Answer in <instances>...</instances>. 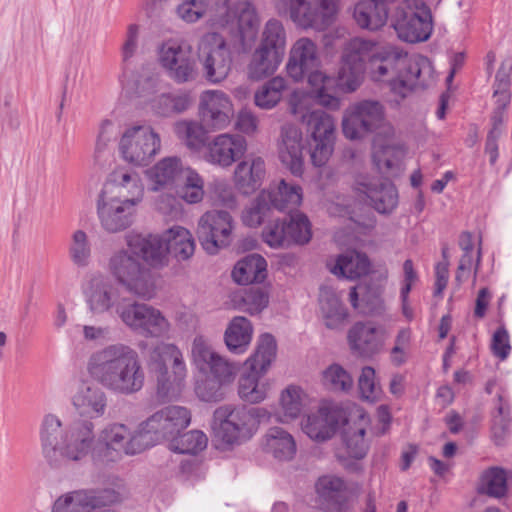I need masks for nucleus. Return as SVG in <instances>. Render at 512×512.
I'll list each match as a JSON object with an SVG mask.
<instances>
[{
    "mask_svg": "<svg viewBox=\"0 0 512 512\" xmlns=\"http://www.w3.org/2000/svg\"><path fill=\"white\" fill-rule=\"evenodd\" d=\"M341 58L364 69L369 62L376 81L391 76V91L399 97L398 104L414 89L430 87L435 79L433 65L427 57L409 56L396 47H379L376 42L359 37L346 43Z\"/></svg>",
    "mask_w": 512,
    "mask_h": 512,
    "instance_id": "1",
    "label": "nucleus"
},
{
    "mask_svg": "<svg viewBox=\"0 0 512 512\" xmlns=\"http://www.w3.org/2000/svg\"><path fill=\"white\" fill-rule=\"evenodd\" d=\"M87 372L102 387L115 394L132 395L145 383V371L138 352L124 343L107 345L93 352Z\"/></svg>",
    "mask_w": 512,
    "mask_h": 512,
    "instance_id": "2",
    "label": "nucleus"
},
{
    "mask_svg": "<svg viewBox=\"0 0 512 512\" xmlns=\"http://www.w3.org/2000/svg\"><path fill=\"white\" fill-rule=\"evenodd\" d=\"M94 430L92 421L73 420L62 427L57 416L48 414L42 421L40 431L43 453L50 462H56L58 457L80 462L88 456L94 461L97 444Z\"/></svg>",
    "mask_w": 512,
    "mask_h": 512,
    "instance_id": "3",
    "label": "nucleus"
},
{
    "mask_svg": "<svg viewBox=\"0 0 512 512\" xmlns=\"http://www.w3.org/2000/svg\"><path fill=\"white\" fill-rule=\"evenodd\" d=\"M319 64L316 44L303 37L292 46L286 70L294 81H301L307 76L310 95L318 105L333 111L339 110L341 99L335 95L336 81L319 71Z\"/></svg>",
    "mask_w": 512,
    "mask_h": 512,
    "instance_id": "4",
    "label": "nucleus"
},
{
    "mask_svg": "<svg viewBox=\"0 0 512 512\" xmlns=\"http://www.w3.org/2000/svg\"><path fill=\"white\" fill-rule=\"evenodd\" d=\"M308 98L304 93L293 92L289 99V112L302 123L306 124L311 135V161L314 166L322 167L333 152L335 139V122L331 115L322 110L310 111L307 107Z\"/></svg>",
    "mask_w": 512,
    "mask_h": 512,
    "instance_id": "5",
    "label": "nucleus"
},
{
    "mask_svg": "<svg viewBox=\"0 0 512 512\" xmlns=\"http://www.w3.org/2000/svg\"><path fill=\"white\" fill-rule=\"evenodd\" d=\"M136 235L127 237V248L115 251L108 260V271L130 293L150 300L155 295V282L150 269L146 268L139 260L141 257L152 266V260L145 257L144 253L130 245Z\"/></svg>",
    "mask_w": 512,
    "mask_h": 512,
    "instance_id": "6",
    "label": "nucleus"
},
{
    "mask_svg": "<svg viewBox=\"0 0 512 512\" xmlns=\"http://www.w3.org/2000/svg\"><path fill=\"white\" fill-rule=\"evenodd\" d=\"M149 368L156 378V393L160 401H170L181 394L187 367L181 350L175 344L161 342L155 345L150 352Z\"/></svg>",
    "mask_w": 512,
    "mask_h": 512,
    "instance_id": "7",
    "label": "nucleus"
},
{
    "mask_svg": "<svg viewBox=\"0 0 512 512\" xmlns=\"http://www.w3.org/2000/svg\"><path fill=\"white\" fill-rule=\"evenodd\" d=\"M151 447L150 438L146 437L139 424L136 430L125 424L111 423L99 433L94 463L108 464L119 461L123 456H134Z\"/></svg>",
    "mask_w": 512,
    "mask_h": 512,
    "instance_id": "8",
    "label": "nucleus"
},
{
    "mask_svg": "<svg viewBox=\"0 0 512 512\" xmlns=\"http://www.w3.org/2000/svg\"><path fill=\"white\" fill-rule=\"evenodd\" d=\"M130 245L152 260V266H162L167 254L181 262L189 260L195 252V240L191 232L182 226H173L162 236L137 235Z\"/></svg>",
    "mask_w": 512,
    "mask_h": 512,
    "instance_id": "9",
    "label": "nucleus"
},
{
    "mask_svg": "<svg viewBox=\"0 0 512 512\" xmlns=\"http://www.w3.org/2000/svg\"><path fill=\"white\" fill-rule=\"evenodd\" d=\"M286 30L278 19H269L247 65L248 77L261 80L273 75L283 61L286 51Z\"/></svg>",
    "mask_w": 512,
    "mask_h": 512,
    "instance_id": "10",
    "label": "nucleus"
},
{
    "mask_svg": "<svg viewBox=\"0 0 512 512\" xmlns=\"http://www.w3.org/2000/svg\"><path fill=\"white\" fill-rule=\"evenodd\" d=\"M342 131L350 140L368 135L391 137L393 127L385 119L384 106L376 100H361L351 104L343 114Z\"/></svg>",
    "mask_w": 512,
    "mask_h": 512,
    "instance_id": "11",
    "label": "nucleus"
},
{
    "mask_svg": "<svg viewBox=\"0 0 512 512\" xmlns=\"http://www.w3.org/2000/svg\"><path fill=\"white\" fill-rule=\"evenodd\" d=\"M276 340L271 334L260 337L255 353L246 361L250 372L239 379V397L249 403H260L267 398L269 383L260 381L276 357Z\"/></svg>",
    "mask_w": 512,
    "mask_h": 512,
    "instance_id": "12",
    "label": "nucleus"
},
{
    "mask_svg": "<svg viewBox=\"0 0 512 512\" xmlns=\"http://www.w3.org/2000/svg\"><path fill=\"white\" fill-rule=\"evenodd\" d=\"M391 26L399 39L409 43L424 42L433 31L432 13L423 0H403L390 15Z\"/></svg>",
    "mask_w": 512,
    "mask_h": 512,
    "instance_id": "13",
    "label": "nucleus"
},
{
    "mask_svg": "<svg viewBox=\"0 0 512 512\" xmlns=\"http://www.w3.org/2000/svg\"><path fill=\"white\" fill-rule=\"evenodd\" d=\"M158 61L167 77L176 84L194 82L199 76L197 56L184 39L163 41L158 47Z\"/></svg>",
    "mask_w": 512,
    "mask_h": 512,
    "instance_id": "14",
    "label": "nucleus"
},
{
    "mask_svg": "<svg viewBox=\"0 0 512 512\" xmlns=\"http://www.w3.org/2000/svg\"><path fill=\"white\" fill-rule=\"evenodd\" d=\"M197 59L205 79L213 84L227 78L232 67V53L225 38L217 32H207L197 43Z\"/></svg>",
    "mask_w": 512,
    "mask_h": 512,
    "instance_id": "15",
    "label": "nucleus"
},
{
    "mask_svg": "<svg viewBox=\"0 0 512 512\" xmlns=\"http://www.w3.org/2000/svg\"><path fill=\"white\" fill-rule=\"evenodd\" d=\"M125 498L126 489L122 485L117 488L74 490L59 496L52 512H89L120 503Z\"/></svg>",
    "mask_w": 512,
    "mask_h": 512,
    "instance_id": "16",
    "label": "nucleus"
},
{
    "mask_svg": "<svg viewBox=\"0 0 512 512\" xmlns=\"http://www.w3.org/2000/svg\"><path fill=\"white\" fill-rule=\"evenodd\" d=\"M212 429L215 437L225 445L241 444L253 436L250 415L245 405L225 404L216 408Z\"/></svg>",
    "mask_w": 512,
    "mask_h": 512,
    "instance_id": "17",
    "label": "nucleus"
},
{
    "mask_svg": "<svg viewBox=\"0 0 512 512\" xmlns=\"http://www.w3.org/2000/svg\"><path fill=\"white\" fill-rule=\"evenodd\" d=\"M118 317L129 329L145 337L159 338L170 331V323L160 310L131 298L119 307Z\"/></svg>",
    "mask_w": 512,
    "mask_h": 512,
    "instance_id": "18",
    "label": "nucleus"
},
{
    "mask_svg": "<svg viewBox=\"0 0 512 512\" xmlns=\"http://www.w3.org/2000/svg\"><path fill=\"white\" fill-rule=\"evenodd\" d=\"M191 422L190 411L183 406L169 405L141 422L142 431L150 438L151 447L162 440H172Z\"/></svg>",
    "mask_w": 512,
    "mask_h": 512,
    "instance_id": "19",
    "label": "nucleus"
},
{
    "mask_svg": "<svg viewBox=\"0 0 512 512\" xmlns=\"http://www.w3.org/2000/svg\"><path fill=\"white\" fill-rule=\"evenodd\" d=\"M120 152L123 158L134 165L144 166L159 153L161 139L151 127L134 126L123 134L120 140Z\"/></svg>",
    "mask_w": 512,
    "mask_h": 512,
    "instance_id": "20",
    "label": "nucleus"
},
{
    "mask_svg": "<svg viewBox=\"0 0 512 512\" xmlns=\"http://www.w3.org/2000/svg\"><path fill=\"white\" fill-rule=\"evenodd\" d=\"M234 220L224 210H211L204 213L197 227V235L202 248L211 255L227 247L232 241Z\"/></svg>",
    "mask_w": 512,
    "mask_h": 512,
    "instance_id": "21",
    "label": "nucleus"
},
{
    "mask_svg": "<svg viewBox=\"0 0 512 512\" xmlns=\"http://www.w3.org/2000/svg\"><path fill=\"white\" fill-rule=\"evenodd\" d=\"M83 295L89 311L94 315H101L118 310L127 297H121L120 291L112 280L102 274L93 275L83 286Z\"/></svg>",
    "mask_w": 512,
    "mask_h": 512,
    "instance_id": "22",
    "label": "nucleus"
},
{
    "mask_svg": "<svg viewBox=\"0 0 512 512\" xmlns=\"http://www.w3.org/2000/svg\"><path fill=\"white\" fill-rule=\"evenodd\" d=\"M96 208L102 228L109 233L123 231L133 222L135 206L112 195L111 189L101 190Z\"/></svg>",
    "mask_w": 512,
    "mask_h": 512,
    "instance_id": "23",
    "label": "nucleus"
},
{
    "mask_svg": "<svg viewBox=\"0 0 512 512\" xmlns=\"http://www.w3.org/2000/svg\"><path fill=\"white\" fill-rule=\"evenodd\" d=\"M339 0H288L290 18L303 28L321 29L332 22Z\"/></svg>",
    "mask_w": 512,
    "mask_h": 512,
    "instance_id": "24",
    "label": "nucleus"
},
{
    "mask_svg": "<svg viewBox=\"0 0 512 512\" xmlns=\"http://www.w3.org/2000/svg\"><path fill=\"white\" fill-rule=\"evenodd\" d=\"M97 382L84 380L79 383L71 397V403L81 420L101 418L108 408V397Z\"/></svg>",
    "mask_w": 512,
    "mask_h": 512,
    "instance_id": "25",
    "label": "nucleus"
},
{
    "mask_svg": "<svg viewBox=\"0 0 512 512\" xmlns=\"http://www.w3.org/2000/svg\"><path fill=\"white\" fill-rule=\"evenodd\" d=\"M365 417H360V423L349 426L343 433L344 451H339L336 458L340 465L350 471L361 470L360 460L366 457L369 450V440L366 439Z\"/></svg>",
    "mask_w": 512,
    "mask_h": 512,
    "instance_id": "26",
    "label": "nucleus"
},
{
    "mask_svg": "<svg viewBox=\"0 0 512 512\" xmlns=\"http://www.w3.org/2000/svg\"><path fill=\"white\" fill-rule=\"evenodd\" d=\"M232 104L222 91H206L202 94L199 114L203 126L211 130L224 129L232 116Z\"/></svg>",
    "mask_w": 512,
    "mask_h": 512,
    "instance_id": "27",
    "label": "nucleus"
},
{
    "mask_svg": "<svg viewBox=\"0 0 512 512\" xmlns=\"http://www.w3.org/2000/svg\"><path fill=\"white\" fill-rule=\"evenodd\" d=\"M385 330L370 324L358 322L348 331L347 339L351 351L363 358H373L385 344Z\"/></svg>",
    "mask_w": 512,
    "mask_h": 512,
    "instance_id": "28",
    "label": "nucleus"
},
{
    "mask_svg": "<svg viewBox=\"0 0 512 512\" xmlns=\"http://www.w3.org/2000/svg\"><path fill=\"white\" fill-rule=\"evenodd\" d=\"M189 168L177 156L162 158L146 172L151 184L150 189L152 191H173L178 188Z\"/></svg>",
    "mask_w": 512,
    "mask_h": 512,
    "instance_id": "29",
    "label": "nucleus"
},
{
    "mask_svg": "<svg viewBox=\"0 0 512 512\" xmlns=\"http://www.w3.org/2000/svg\"><path fill=\"white\" fill-rule=\"evenodd\" d=\"M102 189H111L112 195L134 206L142 201L144 195V185L139 173L126 167L114 170Z\"/></svg>",
    "mask_w": 512,
    "mask_h": 512,
    "instance_id": "30",
    "label": "nucleus"
},
{
    "mask_svg": "<svg viewBox=\"0 0 512 512\" xmlns=\"http://www.w3.org/2000/svg\"><path fill=\"white\" fill-rule=\"evenodd\" d=\"M246 149L247 143L244 137L220 134L209 143L206 159L212 164L229 167L244 155Z\"/></svg>",
    "mask_w": 512,
    "mask_h": 512,
    "instance_id": "31",
    "label": "nucleus"
},
{
    "mask_svg": "<svg viewBox=\"0 0 512 512\" xmlns=\"http://www.w3.org/2000/svg\"><path fill=\"white\" fill-rule=\"evenodd\" d=\"M279 158L294 176L303 174V142L301 130L291 124L281 129Z\"/></svg>",
    "mask_w": 512,
    "mask_h": 512,
    "instance_id": "32",
    "label": "nucleus"
},
{
    "mask_svg": "<svg viewBox=\"0 0 512 512\" xmlns=\"http://www.w3.org/2000/svg\"><path fill=\"white\" fill-rule=\"evenodd\" d=\"M389 11L388 0H359L353 8V19L360 29L376 32L390 19Z\"/></svg>",
    "mask_w": 512,
    "mask_h": 512,
    "instance_id": "33",
    "label": "nucleus"
},
{
    "mask_svg": "<svg viewBox=\"0 0 512 512\" xmlns=\"http://www.w3.org/2000/svg\"><path fill=\"white\" fill-rule=\"evenodd\" d=\"M357 188L370 200L373 208L380 214H390L398 204L396 187L387 179H375L360 182Z\"/></svg>",
    "mask_w": 512,
    "mask_h": 512,
    "instance_id": "34",
    "label": "nucleus"
},
{
    "mask_svg": "<svg viewBox=\"0 0 512 512\" xmlns=\"http://www.w3.org/2000/svg\"><path fill=\"white\" fill-rule=\"evenodd\" d=\"M339 421L340 414L338 410L322 406L316 413L308 415L303 422V431L313 440L325 441L335 434Z\"/></svg>",
    "mask_w": 512,
    "mask_h": 512,
    "instance_id": "35",
    "label": "nucleus"
},
{
    "mask_svg": "<svg viewBox=\"0 0 512 512\" xmlns=\"http://www.w3.org/2000/svg\"><path fill=\"white\" fill-rule=\"evenodd\" d=\"M265 176V163L262 158L240 162L234 171V182L238 191L244 195L255 192Z\"/></svg>",
    "mask_w": 512,
    "mask_h": 512,
    "instance_id": "36",
    "label": "nucleus"
},
{
    "mask_svg": "<svg viewBox=\"0 0 512 512\" xmlns=\"http://www.w3.org/2000/svg\"><path fill=\"white\" fill-rule=\"evenodd\" d=\"M320 314L325 326L331 330H343L349 313L339 297L330 289H322L319 295Z\"/></svg>",
    "mask_w": 512,
    "mask_h": 512,
    "instance_id": "37",
    "label": "nucleus"
},
{
    "mask_svg": "<svg viewBox=\"0 0 512 512\" xmlns=\"http://www.w3.org/2000/svg\"><path fill=\"white\" fill-rule=\"evenodd\" d=\"M331 273L338 277L355 280L368 274L370 261L367 255L350 251L327 263Z\"/></svg>",
    "mask_w": 512,
    "mask_h": 512,
    "instance_id": "38",
    "label": "nucleus"
},
{
    "mask_svg": "<svg viewBox=\"0 0 512 512\" xmlns=\"http://www.w3.org/2000/svg\"><path fill=\"white\" fill-rule=\"evenodd\" d=\"M240 45L243 52L251 51L255 45L260 20L249 1H240L236 7Z\"/></svg>",
    "mask_w": 512,
    "mask_h": 512,
    "instance_id": "39",
    "label": "nucleus"
},
{
    "mask_svg": "<svg viewBox=\"0 0 512 512\" xmlns=\"http://www.w3.org/2000/svg\"><path fill=\"white\" fill-rule=\"evenodd\" d=\"M269 195V204L272 209L279 211H292L300 206L303 191L300 185L281 179L277 185L265 190Z\"/></svg>",
    "mask_w": 512,
    "mask_h": 512,
    "instance_id": "40",
    "label": "nucleus"
},
{
    "mask_svg": "<svg viewBox=\"0 0 512 512\" xmlns=\"http://www.w3.org/2000/svg\"><path fill=\"white\" fill-rule=\"evenodd\" d=\"M267 276V262L259 254H250L239 260L232 271L235 282L241 285L261 283Z\"/></svg>",
    "mask_w": 512,
    "mask_h": 512,
    "instance_id": "41",
    "label": "nucleus"
},
{
    "mask_svg": "<svg viewBox=\"0 0 512 512\" xmlns=\"http://www.w3.org/2000/svg\"><path fill=\"white\" fill-rule=\"evenodd\" d=\"M315 488L321 498L338 510L346 507L351 496L345 481L333 475L320 477L316 482Z\"/></svg>",
    "mask_w": 512,
    "mask_h": 512,
    "instance_id": "42",
    "label": "nucleus"
},
{
    "mask_svg": "<svg viewBox=\"0 0 512 512\" xmlns=\"http://www.w3.org/2000/svg\"><path fill=\"white\" fill-rule=\"evenodd\" d=\"M265 450L276 459L288 461L296 454L294 437L282 427H271L264 436Z\"/></svg>",
    "mask_w": 512,
    "mask_h": 512,
    "instance_id": "43",
    "label": "nucleus"
},
{
    "mask_svg": "<svg viewBox=\"0 0 512 512\" xmlns=\"http://www.w3.org/2000/svg\"><path fill=\"white\" fill-rule=\"evenodd\" d=\"M252 334L251 322L243 316H235L225 330L224 341L230 352L242 354L248 349Z\"/></svg>",
    "mask_w": 512,
    "mask_h": 512,
    "instance_id": "44",
    "label": "nucleus"
},
{
    "mask_svg": "<svg viewBox=\"0 0 512 512\" xmlns=\"http://www.w3.org/2000/svg\"><path fill=\"white\" fill-rule=\"evenodd\" d=\"M351 305L367 315L379 314L384 307L382 291L376 286L353 287L349 293Z\"/></svg>",
    "mask_w": 512,
    "mask_h": 512,
    "instance_id": "45",
    "label": "nucleus"
},
{
    "mask_svg": "<svg viewBox=\"0 0 512 512\" xmlns=\"http://www.w3.org/2000/svg\"><path fill=\"white\" fill-rule=\"evenodd\" d=\"M288 88L285 78L275 76L261 84L254 92V104L262 110H271L281 101Z\"/></svg>",
    "mask_w": 512,
    "mask_h": 512,
    "instance_id": "46",
    "label": "nucleus"
},
{
    "mask_svg": "<svg viewBox=\"0 0 512 512\" xmlns=\"http://www.w3.org/2000/svg\"><path fill=\"white\" fill-rule=\"evenodd\" d=\"M193 96L188 91L162 93L152 102V109L160 116H171L188 110L193 104Z\"/></svg>",
    "mask_w": 512,
    "mask_h": 512,
    "instance_id": "47",
    "label": "nucleus"
},
{
    "mask_svg": "<svg viewBox=\"0 0 512 512\" xmlns=\"http://www.w3.org/2000/svg\"><path fill=\"white\" fill-rule=\"evenodd\" d=\"M120 82L128 93L140 98H149L158 91L160 78L158 74L145 73L134 79L133 71L131 70V72L127 73L126 77L124 73L121 74Z\"/></svg>",
    "mask_w": 512,
    "mask_h": 512,
    "instance_id": "48",
    "label": "nucleus"
},
{
    "mask_svg": "<svg viewBox=\"0 0 512 512\" xmlns=\"http://www.w3.org/2000/svg\"><path fill=\"white\" fill-rule=\"evenodd\" d=\"M233 301L237 308L250 315L259 314L269 304L268 292L260 287H249L236 293Z\"/></svg>",
    "mask_w": 512,
    "mask_h": 512,
    "instance_id": "49",
    "label": "nucleus"
},
{
    "mask_svg": "<svg viewBox=\"0 0 512 512\" xmlns=\"http://www.w3.org/2000/svg\"><path fill=\"white\" fill-rule=\"evenodd\" d=\"M117 132L114 123L105 119L100 123L93 154L94 162L103 166L113 155V143Z\"/></svg>",
    "mask_w": 512,
    "mask_h": 512,
    "instance_id": "50",
    "label": "nucleus"
},
{
    "mask_svg": "<svg viewBox=\"0 0 512 512\" xmlns=\"http://www.w3.org/2000/svg\"><path fill=\"white\" fill-rule=\"evenodd\" d=\"M191 355L193 364L204 375H208L214 364L222 358V356L213 349L209 341L201 335L194 338Z\"/></svg>",
    "mask_w": 512,
    "mask_h": 512,
    "instance_id": "51",
    "label": "nucleus"
},
{
    "mask_svg": "<svg viewBox=\"0 0 512 512\" xmlns=\"http://www.w3.org/2000/svg\"><path fill=\"white\" fill-rule=\"evenodd\" d=\"M404 150L400 146H374L373 162L382 173L395 174L400 170Z\"/></svg>",
    "mask_w": 512,
    "mask_h": 512,
    "instance_id": "52",
    "label": "nucleus"
},
{
    "mask_svg": "<svg viewBox=\"0 0 512 512\" xmlns=\"http://www.w3.org/2000/svg\"><path fill=\"white\" fill-rule=\"evenodd\" d=\"M305 396L300 387L288 386L281 393L280 407L282 414L278 415L277 419L281 422H289L296 419L302 412Z\"/></svg>",
    "mask_w": 512,
    "mask_h": 512,
    "instance_id": "53",
    "label": "nucleus"
},
{
    "mask_svg": "<svg viewBox=\"0 0 512 512\" xmlns=\"http://www.w3.org/2000/svg\"><path fill=\"white\" fill-rule=\"evenodd\" d=\"M139 37L140 26L135 23L129 24L120 49L122 73H124L125 77L128 72H131L135 65L136 57L139 53Z\"/></svg>",
    "mask_w": 512,
    "mask_h": 512,
    "instance_id": "54",
    "label": "nucleus"
},
{
    "mask_svg": "<svg viewBox=\"0 0 512 512\" xmlns=\"http://www.w3.org/2000/svg\"><path fill=\"white\" fill-rule=\"evenodd\" d=\"M479 492L491 497L501 498L507 492L506 471L500 467H491L481 475Z\"/></svg>",
    "mask_w": 512,
    "mask_h": 512,
    "instance_id": "55",
    "label": "nucleus"
},
{
    "mask_svg": "<svg viewBox=\"0 0 512 512\" xmlns=\"http://www.w3.org/2000/svg\"><path fill=\"white\" fill-rule=\"evenodd\" d=\"M272 210L269 204V195L261 191L258 196L242 212V222L245 226L256 228L270 216Z\"/></svg>",
    "mask_w": 512,
    "mask_h": 512,
    "instance_id": "56",
    "label": "nucleus"
},
{
    "mask_svg": "<svg viewBox=\"0 0 512 512\" xmlns=\"http://www.w3.org/2000/svg\"><path fill=\"white\" fill-rule=\"evenodd\" d=\"M173 191L187 203H199L204 197V180L195 170L189 168L178 188Z\"/></svg>",
    "mask_w": 512,
    "mask_h": 512,
    "instance_id": "57",
    "label": "nucleus"
},
{
    "mask_svg": "<svg viewBox=\"0 0 512 512\" xmlns=\"http://www.w3.org/2000/svg\"><path fill=\"white\" fill-rule=\"evenodd\" d=\"M285 219L286 234L289 246L292 244H306L312 237L311 224L303 213L291 214Z\"/></svg>",
    "mask_w": 512,
    "mask_h": 512,
    "instance_id": "58",
    "label": "nucleus"
},
{
    "mask_svg": "<svg viewBox=\"0 0 512 512\" xmlns=\"http://www.w3.org/2000/svg\"><path fill=\"white\" fill-rule=\"evenodd\" d=\"M203 124L194 121H179L175 124L174 131L176 136L192 149L198 150L204 146L206 141V132Z\"/></svg>",
    "mask_w": 512,
    "mask_h": 512,
    "instance_id": "59",
    "label": "nucleus"
},
{
    "mask_svg": "<svg viewBox=\"0 0 512 512\" xmlns=\"http://www.w3.org/2000/svg\"><path fill=\"white\" fill-rule=\"evenodd\" d=\"M206 435L199 430H191L189 432L179 434L172 439V450L181 454H197L207 446Z\"/></svg>",
    "mask_w": 512,
    "mask_h": 512,
    "instance_id": "60",
    "label": "nucleus"
},
{
    "mask_svg": "<svg viewBox=\"0 0 512 512\" xmlns=\"http://www.w3.org/2000/svg\"><path fill=\"white\" fill-rule=\"evenodd\" d=\"M92 254L91 243L86 232L76 230L71 236L69 245V257L77 267H86L89 265Z\"/></svg>",
    "mask_w": 512,
    "mask_h": 512,
    "instance_id": "61",
    "label": "nucleus"
},
{
    "mask_svg": "<svg viewBox=\"0 0 512 512\" xmlns=\"http://www.w3.org/2000/svg\"><path fill=\"white\" fill-rule=\"evenodd\" d=\"M207 16L217 25L225 26L236 18V7L240 0H205Z\"/></svg>",
    "mask_w": 512,
    "mask_h": 512,
    "instance_id": "62",
    "label": "nucleus"
},
{
    "mask_svg": "<svg viewBox=\"0 0 512 512\" xmlns=\"http://www.w3.org/2000/svg\"><path fill=\"white\" fill-rule=\"evenodd\" d=\"M365 69L344 61L341 58V66L338 71V85L346 92H353L359 88L364 78Z\"/></svg>",
    "mask_w": 512,
    "mask_h": 512,
    "instance_id": "63",
    "label": "nucleus"
},
{
    "mask_svg": "<svg viewBox=\"0 0 512 512\" xmlns=\"http://www.w3.org/2000/svg\"><path fill=\"white\" fill-rule=\"evenodd\" d=\"M358 388L363 400L376 402L381 398L382 389L376 381V372L373 367L365 366L362 368L358 379Z\"/></svg>",
    "mask_w": 512,
    "mask_h": 512,
    "instance_id": "64",
    "label": "nucleus"
}]
</instances>
